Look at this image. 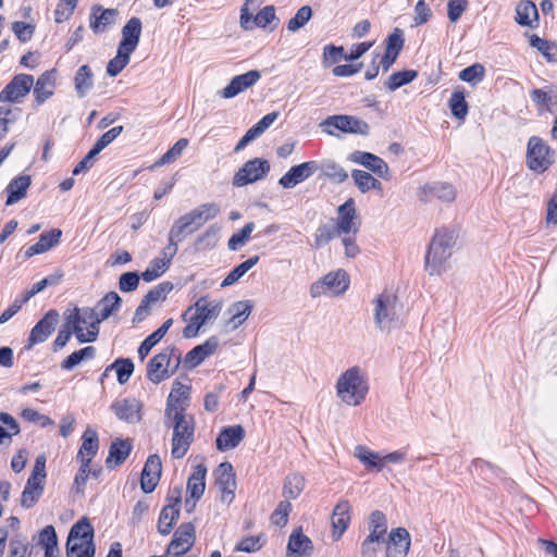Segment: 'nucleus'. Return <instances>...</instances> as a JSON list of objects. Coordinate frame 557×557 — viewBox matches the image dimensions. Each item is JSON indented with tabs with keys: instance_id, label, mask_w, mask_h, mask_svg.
<instances>
[{
	"instance_id": "26",
	"label": "nucleus",
	"mask_w": 557,
	"mask_h": 557,
	"mask_svg": "<svg viewBox=\"0 0 557 557\" xmlns=\"http://www.w3.org/2000/svg\"><path fill=\"white\" fill-rule=\"evenodd\" d=\"M161 470L162 463L160 457L158 455L149 456L144 466L140 480L141 490L145 493H151L156 488L161 475Z\"/></svg>"
},
{
	"instance_id": "12",
	"label": "nucleus",
	"mask_w": 557,
	"mask_h": 557,
	"mask_svg": "<svg viewBox=\"0 0 557 557\" xmlns=\"http://www.w3.org/2000/svg\"><path fill=\"white\" fill-rule=\"evenodd\" d=\"M196 542V530L191 522L182 523L174 532L166 547V557H182L187 554Z\"/></svg>"
},
{
	"instance_id": "27",
	"label": "nucleus",
	"mask_w": 557,
	"mask_h": 557,
	"mask_svg": "<svg viewBox=\"0 0 557 557\" xmlns=\"http://www.w3.org/2000/svg\"><path fill=\"white\" fill-rule=\"evenodd\" d=\"M351 160L363 165L384 180L389 178V168L387 163L382 158L371 152L355 151L351 154Z\"/></svg>"
},
{
	"instance_id": "60",
	"label": "nucleus",
	"mask_w": 557,
	"mask_h": 557,
	"mask_svg": "<svg viewBox=\"0 0 557 557\" xmlns=\"http://www.w3.org/2000/svg\"><path fill=\"white\" fill-rule=\"evenodd\" d=\"M255 230V224L249 222L245 224V226L233 234L228 239L227 247L230 250H237L239 247L244 246L249 239L252 231Z\"/></svg>"
},
{
	"instance_id": "48",
	"label": "nucleus",
	"mask_w": 557,
	"mask_h": 557,
	"mask_svg": "<svg viewBox=\"0 0 557 557\" xmlns=\"http://www.w3.org/2000/svg\"><path fill=\"white\" fill-rule=\"evenodd\" d=\"M96 356V348L92 346H87L79 350L72 352L66 359H64L61 363V368L63 370L70 371L78 366L83 360L92 359Z\"/></svg>"
},
{
	"instance_id": "8",
	"label": "nucleus",
	"mask_w": 557,
	"mask_h": 557,
	"mask_svg": "<svg viewBox=\"0 0 557 557\" xmlns=\"http://www.w3.org/2000/svg\"><path fill=\"white\" fill-rule=\"evenodd\" d=\"M181 363V354L174 346H168L153 356L147 364V379L159 384L174 374Z\"/></svg>"
},
{
	"instance_id": "55",
	"label": "nucleus",
	"mask_w": 557,
	"mask_h": 557,
	"mask_svg": "<svg viewBox=\"0 0 557 557\" xmlns=\"http://www.w3.org/2000/svg\"><path fill=\"white\" fill-rule=\"evenodd\" d=\"M188 146V139H178L156 163L154 166H162L172 163L180 158Z\"/></svg>"
},
{
	"instance_id": "44",
	"label": "nucleus",
	"mask_w": 557,
	"mask_h": 557,
	"mask_svg": "<svg viewBox=\"0 0 557 557\" xmlns=\"http://www.w3.org/2000/svg\"><path fill=\"white\" fill-rule=\"evenodd\" d=\"M30 185V176L21 175L13 178L7 187L8 199L5 205L12 206L26 196V191Z\"/></svg>"
},
{
	"instance_id": "45",
	"label": "nucleus",
	"mask_w": 557,
	"mask_h": 557,
	"mask_svg": "<svg viewBox=\"0 0 557 557\" xmlns=\"http://www.w3.org/2000/svg\"><path fill=\"white\" fill-rule=\"evenodd\" d=\"M75 90L78 97L83 98L94 86V75L88 65H82L74 76Z\"/></svg>"
},
{
	"instance_id": "43",
	"label": "nucleus",
	"mask_w": 557,
	"mask_h": 557,
	"mask_svg": "<svg viewBox=\"0 0 557 557\" xmlns=\"http://www.w3.org/2000/svg\"><path fill=\"white\" fill-rule=\"evenodd\" d=\"M207 468L203 465H197L188 479L187 492L191 499H200L206 488Z\"/></svg>"
},
{
	"instance_id": "61",
	"label": "nucleus",
	"mask_w": 557,
	"mask_h": 557,
	"mask_svg": "<svg viewBox=\"0 0 557 557\" xmlns=\"http://www.w3.org/2000/svg\"><path fill=\"white\" fill-rule=\"evenodd\" d=\"M484 66L480 63H475L460 71L459 78L463 82L476 85L484 78Z\"/></svg>"
},
{
	"instance_id": "33",
	"label": "nucleus",
	"mask_w": 557,
	"mask_h": 557,
	"mask_svg": "<svg viewBox=\"0 0 557 557\" xmlns=\"http://www.w3.org/2000/svg\"><path fill=\"white\" fill-rule=\"evenodd\" d=\"M54 71H46L34 83V97L38 106L42 104L54 92Z\"/></svg>"
},
{
	"instance_id": "3",
	"label": "nucleus",
	"mask_w": 557,
	"mask_h": 557,
	"mask_svg": "<svg viewBox=\"0 0 557 557\" xmlns=\"http://www.w3.org/2000/svg\"><path fill=\"white\" fill-rule=\"evenodd\" d=\"M172 409L164 412V425L173 430L171 455L175 459L183 458L194 442L195 420L193 416L180 413Z\"/></svg>"
},
{
	"instance_id": "39",
	"label": "nucleus",
	"mask_w": 557,
	"mask_h": 557,
	"mask_svg": "<svg viewBox=\"0 0 557 557\" xmlns=\"http://www.w3.org/2000/svg\"><path fill=\"white\" fill-rule=\"evenodd\" d=\"M327 294L337 296L343 294L349 286V278L345 271L331 272L322 278Z\"/></svg>"
},
{
	"instance_id": "64",
	"label": "nucleus",
	"mask_w": 557,
	"mask_h": 557,
	"mask_svg": "<svg viewBox=\"0 0 557 557\" xmlns=\"http://www.w3.org/2000/svg\"><path fill=\"white\" fill-rule=\"evenodd\" d=\"M405 35L404 30L399 27L393 29L386 39V51L399 54L404 48Z\"/></svg>"
},
{
	"instance_id": "29",
	"label": "nucleus",
	"mask_w": 557,
	"mask_h": 557,
	"mask_svg": "<svg viewBox=\"0 0 557 557\" xmlns=\"http://www.w3.org/2000/svg\"><path fill=\"white\" fill-rule=\"evenodd\" d=\"M350 509L351 507L348 500H341L335 506L331 518L333 528L332 537L334 541H338L347 530L350 522Z\"/></svg>"
},
{
	"instance_id": "15",
	"label": "nucleus",
	"mask_w": 557,
	"mask_h": 557,
	"mask_svg": "<svg viewBox=\"0 0 557 557\" xmlns=\"http://www.w3.org/2000/svg\"><path fill=\"white\" fill-rule=\"evenodd\" d=\"M34 86V77L29 74H17L0 91V102H18Z\"/></svg>"
},
{
	"instance_id": "63",
	"label": "nucleus",
	"mask_w": 557,
	"mask_h": 557,
	"mask_svg": "<svg viewBox=\"0 0 557 557\" xmlns=\"http://www.w3.org/2000/svg\"><path fill=\"white\" fill-rule=\"evenodd\" d=\"M312 16V10L309 5L301 7L295 14L294 17H292L288 21L287 29L289 32H297L299 28H301L304 25L308 23V21Z\"/></svg>"
},
{
	"instance_id": "49",
	"label": "nucleus",
	"mask_w": 557,
	"mask_h": 557,
	"mask_svg": "<svg viewBox=\"0 0 557 557\" xmlns=\"http://www.w3.org/2000/svg\"><path fill=\"white\" fill-rule=\"evenodd\" d=\"M259 261V257H250L246 261L242 262L237 267H235L227 276L223 280L221 286H230L236 283L240 277H243L251 268H253Z\"/></svg>"
},
{
	"instance_id": "34",
	"label": "nucleus",
	"mask_w": 557,
	"mask_h": 557,
	"mask_svg": "<svg viewBox=\"0 0 557 557\" xmlns=\"http://www.w3.org/2000/svg\"><path fill=\"white\" fill-rule=\"evenodd\" d=\"M354 457L357 458L368 471L380 472L383 470L382 455L364 445H357L354 448Z\"/></svg>"
},
{
	"instance_id": "13",
	"label": "nucleus",
	"mask_w": 557,
	"mask_h": 557,
	"mask_svg": "<svg viewBox=\"0 0 557 557\" xmlns=\"http://www.w3.org/2000/svg\"><path fill=\"white\" fill-rule=\"evenodd\" d=\"M270 171V163L260 158H255L246 163L235 173L233 185L243 187L262 180Z\"/></svg>"
},
{
	"instance_id": "53",
	"label": "nucleus",
	"mask_w": 557,
	"mask_h": 557,
	"mask_svg": "<svg viewBox=\"0 0 557 557\" xmlns=\"http://www.w3.org/2000/svg\"><path fill=\"white\" fill-rule=\"evenodd\" d=\"M220 227L216 225L209 226L206 232H203L200 236L197 237L195 242V247L198 251L209 250L216 246L218 244V233Z\"/></svg>"
},
{
	"instance_id": "9",
	"label": "nucleus",
	"mask_w": 557,
	"mask_h": 557,
	"mask_svg": "<svg viewBox=\"0 0 557 557\" xmlns=\"http://www.w3.org/2000/svg\"><path fill=\"white\" fill-rule=\"evenodd\" d=\"M220 207L214 203H203L178 218L172 225L174 236L193 233L199 230L205 223L220 214Z\"/></svg>"
},
{
	"instance_id": "17",
	"label": "nucleus",
	"mask_w": 557,
	"mask_h": 557,
	"mask_svg": "<svg viewBox=\"0 0 557 557\" xmlns=\"http://www.w3.org/2000/svg\"><path fill=\"white\" fill-rule=\"evenodd\" d=\"M169 500L170 503L162 508L158 520V532L161 535L170 534L180 517L181 490L174 488L169 496Z\"/></svg>"
},
{
	"instance_id": "41",
	"label": "nucleus",
	"mask_w": 557,
	"mask_h": 557,
	"mask_svg": "<svg viewBox=\"0 0 557 557\" xmlns=\"http://www.w3.org/2000/svg\"><path fill=\"white\" fill-rule=\"evenodd\" d=\"M132 444L128 440H116L109 448V456L106 460L108 468H114L122 465L129 456Z\"/></svg>"
},
{
	"instance_id": "14",
	"label": "nucleus",
	"mask_w": 557,
	"mask_h": 557,
	"mask_svg": "<svg viewBox=\"0 0 557 557\" xmlns=\"http://www.w3.org/2000/svg\"><path fill=\"white\" fill-rule=\"evenodd\" d=\"M417 195L419 200L424 203H429L434 199H438L444 202H451L456 199L457 191L451 184L430 182L421 186Z\"/></svg>"
},
{
	"instance_id": "50",
	"label": "nucleus",
	"mask_w": 557,
	"mask_h": 557,
	"mask_svg": "<svg viewBox=\"0 0 557 557\" xmlns=\"http://www.w3.org/2000/svg\"><path fill=\"white\" fill-rule=\"evenodd\" d=\"M530 46L537 49L548 62H557V45L537 35L530 36Z\"/></svg>"
},
{
	"instance_id": "4",
	"label": "nucleus",
	"mask_w": 557,
	"mask_h": 557,
	"mask_svg": "<svg viewBox=\"0 0 557 557\" xmlns=\"http://www.w3.org/2000/svg\"><path fill=\"white\" fill-rule=\"evenodd\" d=\"M222 308V299L209 300L206 296L200 297L182 314V319L187 323L183 330V336L185 338L196 337L207 322L215 320L220 315Z\"/></svg>"
},
{
	"instance_id": "56",
	"label": "nucleus",
	"mask_w": 557,
	"mask_h": 557,
	"mask_svg": "<svg viewBox=\"0 0 557 557\" xmlns=\"http://www.w3.org/2000/svg\"><path fill=\"white\" fill-rule=\"evenodd\" d=\"M131 54L132 53L117 48L116 55L107 64L108 75L115 77L117 74H120L123 71V69L129 63Z\"/></svg>"
},
{
	"instance_id": "20",
	"label": "nucleus",
	"mask_w": 557,
	"mask_h": 557,
	"mask_svg": "<svg viewBox=\"0 0 557 557\" xmlns=\"http://www.w3.org/2000/svg\"><path fill=\"white\" fill-rule=\"evenodd\" d=\"M410 544V534L405 528L393 529L386 543L385 557H406Z\"/></svg>"
},
{
	"instance_id": "38",
	"label": "nucleus",
	"mask_w": 557,
	"mask_h": 557,
	"mask_svg": "<svg viewBox=\"0 0 557 557\" xmlns=\"http://www.w3.org/2000/svg\"><path fill=\"white\" fill-rule=\"evenodd\" d=\"M61 235L62 232L61 230L58 228L42 233L39 237V240L27 248V250L25 251V257L30 258L35 255H40L48 251L49 249L59 244Z\"/></svg>"
},
{
	"instance_id": "35",
	"label": "nucleus",
	"mask_w": 557,
	"mask_h": 557,
	"mask_svg": "<svg viewBox=\"0 0 557 557\" xmlns=\"http://www.w3.org/2000/svg\"><path fill=\"white\" fill-rule=\"evenodd\" d=\"M530 97L540 112L543 110H546L550 113L557 111L556 88L549 87L548 89H533L530 92Z\"/></svg>"
},
{
	"instance_id": "54",
	"label": "nucleus",
	"mask_w": 557,
	"mask_h": 557,
	"mask_svg": "<svg viewBox=\"0 0 557 557\" xmlns=\"http://www.w3.org/2000/svg\"><path fill=\"white\" fill-rule=\"evenodd\" d=\"M418 76L417 71L408 70L393 73L386 82V88L391 91L411 83Z\"/></svg>"
},
{
	"instance_id": "22",
	"label": "nucleus",
	"mask_w": 557,
	"mask_h": 557,
	"mask_svg": "<svg viewBox=\"0 0 557 557\" xmlns=\"http://www.w3.org/2000/svg\"><path fill=\"white\" fill-rule=\"evenodd\" d=\"M190 385L181 381L175 380L172 386V391L169 395L165 411L172 409L171 413L176 410L180 413H186L189 401Z\"/></svg>"
},
{
	"instance_id": "57",
	"label": "nucleus",
	"mask_w": 557,
	"mask_h": 557,
	"mask_svg": "<svg viewBox=\"0 0 557 557\" xmlns=\"http://www.w3.org/2000/svg\"><path fill=\"white\" fill-rule=\"evenodd\" d=\"M335 237H341L333 224H321L314 234V247L321 248Z\"/></svg>"
},
{
	"instance_id": "59",
	"label": "nucleus",
	"mask_w": 557,
	"mask_h": 557,
	"mask_svg": "<svg viewBox=\"0 0 557 557\" xmlns=\"http://www.w3.org/2000/svg\"><path fill=\"white\" fill-rule=\"evenodd\" d=\"M111 368L115 370L117 375V382L120 384H125L134 372V363L131 359H116Z\"/></svg>"
},
{
	"instance_id": "21",
	"label": "nucleus",
	"mask_w": 557,
	"mask_h": 557,
	"mask_svg": "<svg viewBox=\"0 0 557 557\" xmlns=\"http://www.w3.org/2000/svg\"><path fill=\"white\" fill-rule=\"evenodd\" d=\"M215 474V481L221 491L222 500L231 503L235 497L236 490L233 466L230 462H223L218 467Z\"/></svg>"
},
{
	"instance_id": "51",
	"label": "nucleus",
	"mask_w": 557,
	"mask_h": 557,
	"mask_svg": "<svg viewBox=\"0 0 557 557\" xmlns=\"http://www.w3.org/2000/svg\"><path fill=\"white\" fill-rule=\"evenodd\" d=\"M20 433L16 420L7 412H0V445Z\"/></svg>"
},
{
	"instance_id": "46",
	"label": "nucleus",
	"mask_w": 557,
	"mask_h": 557,
	"mask_svg": "<svg viewBox=\"0 0 557 557\" xmlns=\"http://www.w3.org/2000/svg\"><path fill=\"white\" fill-rule=\"evenodd\" d=\"M44 483L28 479L21 496V506L32 508L44 494Z\"/></svg>"
},
{
	"instance_id": "19",
	"label": "nucleus",
	"mask_w": 557,
	"mask_h": 557,
	"mask_svg": "<svg viewBox=\"0 0 557 557\" xmlns=\"http://www.w3.org/2000/svg\"><path fill=\"white\" fill-rule=\"evenodd\" d=\"M59 321V313L55 310H49L44 318L32 329L27 348L44 343L54 331Z\"/></svg>"
},
{
	"instance_id": "28",
	"label": "nucleus",
	"mask_w": 557,
	"mask_h": 557,
	"mask_svg": "<svg viewBox=\"0 0 557 557\" xmlns=\"http://www.w3.org/2000/svg\"><path fill=\"white\" fill-rule=\"evenodd\" d=\"M141 21L139 17H132L122 28V40L119 44L120 49L132 53L138 46L141 35Z\"/></svg>"
},
{
	"instance_id": "40",
	"label": "nucleus",
	"mask_w": 557,
	"mask_h": 557,
	"mask_svg": "<svg viewBox=\"0 0 557 557\" xmlns=\"http://www.w3.org/2000/svg\"><path fill=\"white\" fill-rule=\"evenodd\" d=\"M516 22L522 26L536 27L539 12L535 3L530 0L520 1L516 9Z\"/></svg>"
},
{
	"instance_id": "25",
	"label": "nucleus",
	"mask_w": 557,
	"mask_h": 557,
	"mask_svg": "<svg viewBox=\"0 0 557 557\" xmlns=\"http://www.w3.org/2000/svg\"><path fill=\"white\" fill-rule=\"evenodd\" d=\"M312 553V541L304 534L301 528L294 530L288 539L286 557H310Z\"/></svg>"
},
{
	"instance_id": "31",
	"label": "nucleus",
	"mask_w": 557,
	"mask_h": 557,
	"mask_svg": "<svg viewBox=\"0 0 557 557\" xmlns=\"http://www.w3.org/2000/svg\"><path fill=\"white\" fill-rule=\"evenodd\" d=\"M245 437V430L242 425H232L223 429L216 437V448L225 451L235 448Z\"/></svg>"
},
{
	"instance_id": "16",
	"label": "nucleus",
	"mask_w": 557,
	"mask_h": 557,
	"mask_svg": "<svg viewBox=\"0 0 557 557\" xmlns=\"http://www.w3.org/2000/svg\"><path fill=\"white\" fill-rule=\"evenodd\" d=\"M334 226L341 237L343 235L357 234L360 222L357 216L355 201L351 198L338 207Z\"/></svg>"
},
{
	"instance_id": "30",
	"label": "nucleus",
	"mask_w": 557,
	"mask_h": 557,
	"mask_svg": "<svg viewBox=\"0 0 557 557\" xmlns=\"http://www.w3.org/2000/svg\"><path fill=\"white\" fill-rule=\"evenodd\" d=\"M83 443L78 449L76 459L81 463H91L92 458L97 455L99 449V438L96 430L88 426L83 436Z\"/></svg>"
},
{
	"instance_id": "32",
	"label": "nucleus",
	"mask_w": 557,
	"mask_h": 557,
	"mask_svg": "<svg viewBox=\"0 0 557 557\" xmlns=\"http://www.w3.org/2000/svg\"><path fill=\"white\" fill-rule=\"evenodd\" d=\"M219 347V339L215 336H211L203 344L194 347L187 352L185 362L190 368H195L200 364L208 356L212 355Z\"/></svg>"
},
{
	"instance_id": "7",
	"label": "nucleus",
	"mask_w": 557,
	"mask_h": 557,
	"mask_svg": "<svg viewBox=\"0 0 557 557\" xmlns=\"http://www.w3.org/2000/svg\"><path fill=\"white\" fill-rule=\"evenodd\" d=\"M94 529L87 519L77 521L70 530L66 542L67 557H94Z\"/></svg>"
},
{
	"instance_id": "18",
	"label": "nucleus",
	"mask_w": 557,
	"mask_h": 557,
	"mask_svg": "<svg viewBox=\"0 0 557 557\" xmlns=\"http://www.w3.org/2000/svg\"><path fill=\"white\" fill-rule=\"evenodd\" d=\"M319 170L315 161H307L292 166L278 181V184L286 189L294 188L305 182Z\"/></svg>"
},
{
	"instance_id": "2",
	"label": "nucleus",
	"mask_w": 557,
	"mask_h": 557,
	"mask_svg": "<svg viewBox=\"0 0 557 557\" xmlns=\"http://www.w3.org/2000/svg\"><path fill=\"white\" fill-rule=\"evenodd\" d=\"M456 232L442 228L433 236L425 255L424 268L430 275H441L448 268V259L456 244Z\"/></svg>"
},
{
	"instance_id": "6",
	"label": "nucleus",
	"mask_w": 557,
	"mask_h": 557,
	"mask_svg": "<svg viewBox=\"0 0 557 557\" xmlns=\"http://www.w3.org/2000/svg\"><path fill=\"white\" fill-rule=\"evenodd\" d=\"M65 320L73 327V333L81 344L92 343L97 339L100 321L92 308L83 307L69 310L65 312Z\"/></svg>"
},
{
	"instance_id": "36",
	"label": "nucleus",
	"mask_w": 557,
	"mask_h": 557,
	"mask_svg": "<svg viewBox=\"0 0 557 557\" xmlns=\"http://www.w3.org/2000/svg\"><path fill=\"white\" fill-rule=\"evenodd\" d=\"M116 15L117 11L115 9L102 10L100 5H95L91 10L90 28L95 33H101L108 26L114 24Z\"/></svg>"
},
{
	"instance_id": "47",
	"label": "nucleus",
	"mask_w": 557,
	"mask_h": 557,
	"mask_svg": "<svg viewBox=\"0 0 557 557\" xmlns=\"http://www.w3.org/2000/svg\"><path fill=\"white\" fill-rule=\"evenodd\" d=\"M351 177L354 178L357 187L359 188V190L361 193H367L371 189H375V190L382 189L381 182L366 171L354 170L351 172Z\"/></svg>"
},
{
	"instance_id": "1",
	"label": "nucleus",
	"mask_w": 557,
	"mask_h": 557,
	"mask_svg": "<svg viewBox=\"0 0 557 557\" xmlns=\"http://www.w3.org/2000/svg\"><path fill=\"white\" fill-rule=\"evenodd\" d=\"M369 389L367 372L358 366L343 371L335 383L336 397L348 407L362 405L367 399Z\"/></svg>"
},
{
	"instance_id": "52",
	"label": "nucleus",
	"mask_w": 557,
	"mask_h": 557,
	"mask_svg": "<svg viewBox=\"0 0 557 557\" xmlns=\"http://www.w3.org/2000/svg\"><path fill=\"white\" fill-rule=\"evenodd\" d=\"M305 487V480L301 475L293 473L284 481L283 495L287 499L297 498Z\"/></svg>"
},
{
	"instance_id": "37",
	"label": "nucleus",
	"mask_w": 557,
	"mask_h": 557,
	"mask_svg": "<svg viewBox=\"0 0 557 557\" xmlns=\"http://www.w3.org/2000/svg\"><path fill=\"white\" fill-rule=\"evenodd\" d=\"M252 305L249 301H236L227 310L230 319L226 322V331H233L240 326L250 315Z\"/></svg>"
},
{
	"instance_id": "58",
	"label": "nucleus",
	"mask_w": 557,
	"mask_h": 557,
	"mask_svg": "<svg viewBox=\"0 0 557 557\" xmlns=\"http://www.w3.org/2000/svg\"><path fill=\"white\" fill-rule=\"evenodd\" d=\"M173 289V284L171 282H162L151 288L144 297L146 302L153 305L159 301H163L166 299L170 292Z\"/></svg>"
},
{
	"instance_id": "11",
	"label": "nucleus",
	"mask_w": 557,
	"mask_h": 557,
	"mask_svg": "<svg viewBox=\"0 0 557 557\" xmlns=\"http://www.w3.org/2000/svg\"><path fill=\"white\" fill-rule=\"evenodd\" d=\"M321 126L324 127V131L332 136H335L333 128L343 133L363 136L368 135L370 129L368 123L363 120L354 115L345 114L329 116L321 123Z\"/></svg>"
},
{
	"instance_id": "62",
	"label": "nucleus",
	"mask_w": 557,
	"mask_h": 557,
	"mask_svg": "<svg viewBox=\"0 0 557 557\" xmlns=\"http://www.w3.org/2000/svg\"><path fill=\"white\" fill-rule=\"evenodd\" d=\"M449 107L454 116L460 120L466 117L468 113V104L465 100V95L462 91L453 92L449 99Z\"/></svg>"
},
{
	"instance_id": "42",
	"label": "nucleus",
	"mask_w": 557,
	"mask_h": 557,
	"mask_svg": "<svg viewBox=\"0 0 557 557\" xmlns=\"http://www.w3.org/2000/svg\"><path fill=\"white\" fill-rule=\"evenodd\" d=\"M122 299L115 292L108 293L100 299L94 310L100 323L120 309Z\"/></svg>"
},
{
	"instance_id": "24",
	"label": "nucleus",
	"mask_w": 557,
	"mask_h": 557,
	"mask_svg": "<svg viewBox=\"0 0 557 557\" xmlns=\"http://www.w3.org/2000/svg\"><path fill=\"white\" fill-rule=\"evenodd\" d=\"M141 403L136 398L117 400L111 406L115 416L127 423H136L141 420Z\"/></svg>"
},
{
	"instance_id": "5",
	"label": "nucleus",
	"mask_w": 557,
	"mask_h": 557,
	"mask_svg": "<svg viewBox=\"0 0 557 557\" xmlns=\"http://www.w3.org/2000/svg\"><path fill=\"white\" fill-rule=\"evenodd\" d=\"M372 305L374 323L381 332L389 333L399 326L401 307L394 293L382 292L374 297Z\"/></svg>"
},
{
	"instance_id": "23",
	"label": "nucleus",
	"mask_w": 557,
	"mask_h": 557,
	"mask_svg": "<svg viewBox=\"0 0 557 557\" xmlns=\"http://www.w3.org/2000/svg\"><path fill=\"white\" fill-rule=\"evenodd\" d=\"M260 72L257 70L248 71L242 75L232 78L230 84L220 92L224 99H230L253 86L260 79Z\"/></svg>"
},
{
	"instance_id": "10",
	"label": "nucleus",
	"mask_w": 557,
	"mask_h": 557,
	"mask_svg": "<svg viewBox=\"0 0 557 557\" xmlns=\"http://www.w3.org/2000/svg\"><path fill=\"white\" fill-rule=\"evenodd\" d=\"M554 162V151L540 137L533 136L528 141L527 165L536 173L545 172Z\"/></svg>"
}]
</instances>
